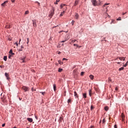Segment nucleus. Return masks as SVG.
<instances>
[{
    "instance_id": "7",
    "label": "nucleus",
    "mask_w": 128,
    "mask_h": 128,
    "mask_svg": "<svg viewBox=\"0 0 128 128\" xmlns=\"http://www.w3.org/2000/svg\"><path fill=\"white\" fill-rule=\"evenodd\" d=\"M82 96H84V98H87L86 94V93L82 94Z\"/></svg>"
},
{
    "instance_id": "44",
    "label": "nucleus",
    "mask_w": 128,
    "mask_h": 128,
    "mask_svg": "<svg viewBox=\"0 0 128 128\" xmlns=\"http://www.w3.org/2000/svg\"><path fill=\"white\" fill-rule=\"evenodd\" d=\"M108 80L110 82H112V79H110V78H108Z\"/></svg>"
},
{
    "instance_id": "55",
    "label": "nucleus",
    "mask_w": 128,
    "mask_h": 128,
    "mask_svg": "<svg viewBox=\"0 0 128 128\" xmlns=\"http://www.w3.org/2000/svg\"><path fill=\"white\" fill-rule=\"evenodd\" d=\"M20 41H22V39H19V42H20Z\"/></svg>"
},
{
    "instance_id": "15",
    "label": "nucleus",
    "mask_w": 128,
    "mask_h": 128,
    "mask_svg": "<svg viewBox=\"0 0 128 128\" xmlns=\"http://www.w3.org/2000/svg\"><path fill=\"white\" fill-rule=\"evenodd\" d=\"M74 46H76L77 48H80V46H78L77 44H74Z\"/></svg>"
},
{
    "instance_id": "4",
    "label": "nucleus",
    "mask_w": 128,
    "mask_h": 128,
    "mask_svg": "<svg viewBox=\"0 0 128 128\" xmlns=\"http://www.w3.org/2000/svg\"><path fill=\"white\" fill-rule=\"evenodd\" d=\"M22 88L24 92H28V88L26 86H22Z\"/></svg>"
},
{
    "instance_id": "20",
    "label": "nucleus",
    "mask_w": 128,
    "mask_h": 128,
    "mask_svg": "<svg viewBox=\"0 0 128 128\" xmlns=\"http://www.w3.org/2000/svg\"><path fill=\"white\" fill-rule=\"evenodd\" d=\"M64 11L63 12L60 13V16H64Z\"/></svg>"
},
{
    "instance_id": "6",
    "label": "nucleus",
    "mask_w": 128,
    "mask_h": 128,
    "mask_svg": "<svg viewBox=\"0 0 128 128\" xmlns=\"http://www.w3.org/2000/svg\"><path fill=\"white\" fill-rule=\"evenodd\" d=\"M4 76H6V80H9V74H8V73L6 72V74H4Z\"/></svg>"
},
{
    "instance_id": "36",
    "label": "nucleus",
    "mask_w": 128,
    "mask_h": 128,
    "mask_svg": "<svg viewBox=\"0 0 128 128\" xmlns=\"http://www.w3.org/2000/svg\"><path fill=\"white\" fill-rule=\"evenodd\" d=\"M75 42H76V40H71V44L74 43Z\"/></svg>"
},
{
    "instance_id": "8",
    "label": "nucleus",
    "mask_w": 128,
    "mask_h": 128,
    "mask_svg": "<svg viewBox=\"0 0 128 128\" xmlns=\"http://www.w3.org/2000/svg\"><path fill=\"white\" fill-rule=\"evenodd\" d=\"M8 1H5L2 4V6H6V4H8Z\"/></svg>"
},
{
    "instance_id": "31",
    "label": "nucleus",
    "mask_w": 128,
    "mask_h": 128,
    "mask_svg": "<svg viewBox=\"0 0 128 128\" xmlns=\"http://www.w3.org/2000/svg\"><path fill=\"white\" fill-rule=\"evenodd\" d=\"M62 72V68H58V72Z\"/></svg>"
},
{
    "instance_id": "39",
    "label": "nucleus",
    "mask_w": 128,
    "mask_h": 128,
    "mask_svg": "<svg viewBox=\"0 0 128 128\" xmlns=\"http://www.w3.org/2000/svg\"><path fill=\"white\" fill-rule=\"evenodd\" d=\"M58 64H62V62H61V60H58Z\"/></svg>"
},
{
    "instance_id": "57",
    "label": "nucleus",
    "mask_w": 128,
    "mask_h": 128,
    "mask_svg": "<svg viewBox=\"0 0 128 128\" xmlns=\"http://www.w3.org/2000/svg\"><path fill=\"white\" fill-rule=\"evenodd\" d=\"M90 128H93V126H90Z\"/></svg>"
},
{
    "instance_id": "63",
    "label": "nucleus",
    "mask_w": 128,
    "mask_h": 128,
    "mask_svg": "<svg viewBox=\"0 0 128 128\" xmlns=\"http://www.w3.org/2000/svg\"><path fill=\"white\" fill-rule=\"evenodd\" d=\"M16 128V127H14V128Z\"/></svg>"
},
{
    "instance_id": "50",
    "label": "nucleus",
    "mask_w": 128,
    "mask_h": 128,
    "mask_svg": "<svg viewBox=\"0 0 128 128\" xmlns=\"http://www.w3.org/2000/svg\"><path fill=\"white\" fill-rule=\"evenodd\" d=\"M35 119L38 120V116H35Z\"/></svg>"
},
{
    "instance_id": "53",
    "label": "nucleus",
    "mask_w": 128,
    "mask_h": 128,
    "mask_svg": "<svg viewBox=\"0 0 128 128\" xmlns=\"http://www.w3.org/2000/svg\"><path fill=\"white\" fill-rule=\"evenodd\" d=\"M12 2H14V0H11Z\"/></svg>"
},
{
    "instance_id": "11",
    "label": "nucleus",
    "mask_w": 128,
    "mask_h": 128,
    "mask_svg": "<svg viewBox=\"0 0 128 128\" xmlns=\"http://www.w3.org/2000/svg\"><path fill=\"white\" fill-rule=\"evenodd\" d=\"M9 54H11L12 56L14 55V53H12V50H10L9 51Z\"/></svg>"
},
{
    "instance_id": "51",
    "label": "nucleus",
    "mask_w": 128,
    "mask_h": 128,
    "mask_svg": "<svg viewBox=\"0 0 128 128\" xmlns=\"http://www.w3.org/2000/svg\"><path fill=\"white\" fill-rule=\"evenodd\" d=\"M116 64H120V62H116Z\"/></svg>"
},
{
    "instance_id": "28",
    "label": "nucleus",
    "mask_w": 128,
    "mask_h": 128,
    "mask_svg": "<svg viewBox=\"0 0 128 128\" xmlns=\"http://www.w3.org/2000/svg\"><path fill=\"white\" fill-rule=\"evenodd\" d=\"M60 0H56V2H54V4H58V2H59Z\"/></svg>"
},
{
    "instance_id": "64",
    "label": "nucleus",
    "mask_w": 128,
    "mask_h": 128,
    "mask_svg": "<svg viewBox=\"0 0 128 128\" xmlns=\"http://www.w3.org/2000/svg\"><path fill=\"white\" fill-rule=\"evenodd\" d=\"M78 18L77 17H76V19H77Z\"/></svg>"
},
{
    "instance_id": "52",
    "label": "nucleus",
    "mask_w": 128,
    "mask_h": 128,
    "mask_svg": "<svg viewBox=\"0 0 128 128\" xmlns=\"http://www.w3.org/2000/svg\"><path fill=\"white\" fill-rule=\"evenodd\" d=\"M114 128H116V125H114Z\"/></svg>"
},
{
    "instance_id": "21",
    "label": "nucleus",
    "mask_w": 128,
    "mask_h": 128,
    "mask_svg": "<svg viewBox=\"0 0 128 128\" xmlns=\"http://www.w3.org/2000/svg\"><path fill=\"white\" fill-rule=\"evenodd\" d=\"M97 4H98V6H100V4H102V1L99 0L98 2H97Z\"/></svg>"
},
{
    "instance_id": "43",
    "label": "nucleus",
    "mask_w": 128,
    "mask_h": 128,
    "mask_svg": "<svg viewBox=\"0 0 128 128\" xmlns=\"http://www.w3.org/2000/svg\"><path fill=\"white\" fill-rule=\"evenodd\" d=\"M62 60H67V59L64 58H62Z\"/></svg>"
},
{
    "instance_id": "16",
    "label": "nucleus",
    "mask_w": 128,
    "mask_h": 128,
    "mask_svg": "<svg viewBox=\"0 0 128 128\" xmlns=\"http://www.w3.org/2000/svg\"><path fill=\"white\" fill-rule=\"evenodd\" d=\"M64 6H66V4H62L60 5V8H62Z\"/></svg>"
},
{
    "instance_id": "62",
    "label": "nucleus",
    "mask_w": 128,
    "mask_h": 128,
    "mask_svg": "<svg viewBox=\"0 0 128 128\" xmlns=\"http://www.w3.org/2000/svg\"><path fill=\"white\" fill-rule=\"evenodd\" d=\"M0 68H2V66H0Z\"/></svg>"
},
{
    "instance_id": "18",
    "label": "nucleus",
    "mask_w": 128,
    "mask_h": 128,
    "mask_svg": "<svg viewBox=\"0 0 128 128\" xmlns=\"http://www.w3.org/2000/svg\"><path fill=\"white\" fill-rule=\"evenodd\" d=\"M94 77V76L92 75H90V80H93Z\"/></svg>"
},
{
    "instance_id": "29",
    "label": "nucleus",
    "mask_w": 128,
    "mask_h": 128,
    "mask_svg": "<svg viewBox=\"0 0 128 128\" xmlns=\"http://www.w3.org/2000/svg\"><path fill=\"white\" fill-rule=\"evenodd\" d=\"M108 4H108V3H106L104 5V6H108Z\"/></svg>"
},
{
    "instance_id": "32",
    "label": "nucleus",
    "mask_w": 128,
    "mask_h": 128,
    "mask_svg": "<svg viewBox=\"0 0 128 128\" xmlns=\"http://www.w3.org/2000/svg\"><path fill=\"white\" fill-rule=\"evenodd\" d=\"M40 94H41L44 95L45 94V92H40Z\"/></svg>"
},
{
    "instance_id": "12",
    "label": "nucleus",
    "mask_w": 128,
    "mask_h": 128,
    "mask_svg": "<svg viewBox=\"0 0 128 128\" xmlns=\"http://www.w3.org/2000/svg\"><path fill=\"white\" fill-rule=\"evenodd\" d=\"M78 4V0H76L75 1V3L74 4V6H76Z\"/></svg>"
},
{
    "instance_id": "14",
    "label": "nucleus",
    "mask_w": 128,
    "mask_h": 128,
    "mask_svg": "<svg viewBox=\"0 0 128 128\" xmlns=\"http://www.w3.org/2000/svg\"><path fill=\"white\" fill-rule=\"evenodd\" d=\"M24 48V46H20V49H19V52H22V49Z\"/></svg>"
},
{
    "instance_id": "30",
    "label": "nucleus",
    "mask_w": 128,
    "mask_h": 128,
    "mask_svg": "<svg viewBox=\"0 0 128 128\" xmlns=\"http://www.w3.org/2000/svg\"><path fill=\"white\" fill-rule=\"evenodd\" d=\"M24 59H25L24 58H22V62H25V61L24 60Z\"/></svg>"
},
{
    "instance_id": "60",
    "label": "nucleus",
    "mask_w": 128,
    "mask_h": 128,
    "mask_svg": "<svg viewBox=\"0 0 128 128\" xmlns=\"http://www.w3.org/2000/svg\"><path fill=\"white\" fill-rule=\"evenodd\" d=\"M57 26H54L53 28H56Z\"/></svg>"
},
{
    "instance_id": "34",
    "label": "nucleus",
    "mask_w": 128,
    "mask_h": 128,
    "mask_svg": "<svg viewBox=\"0 0 128 128\" xmlns=\"http://www.w3.org/2000/svg\"><path fill=\"white\" fill-rule=\"evenodd\" d=\"M127 64H128V62H126V64H124V66H123L126 67V66H128Z\"/></svg>"
},
{
    "instance_id": "23",
    "label": "nucleus",
    "mask_w": 128,
    "mask_h": 128,
    "mask_svg": "<svg viewBox=\"0 0 128 128\" xmlns=\"http://www.w3.org/2000/svg\"><path fill=\"white\" fill-rule=\"evenodd\" d=\"M120 116L122 117V118L124 119V114H123V113H122Z\"/></svg>"
},
{
    "instance_id": "1",
    "label": "nucleus",
    "mask_w": 128,
    "mask_h": 128,
    "mask_svg": "<svg viewBox=\"0 0 128 128\" xmlns=\"http://www.w3.org/2000/svg\"><path fill=\"white\" fill-rule=\"evenodd\" d=\"M92 2L94 6H98V2H96V0H92Z\"/></svg>"
},
{
    "instance_id": "48",
    "label": "nucleus",
    "mask_w": 128,
    "mask_h": 128,
    "mask_svg": "<svg viewBox=\"0 0 128 128\" xmlns=\"http://www.w3.org/2000/svg\"><path fill=\"white\" fill-rule=\"evenodd\" d=\"M105 16H108V14L106 13V14H105Z\"/></svg>"
},
{
    "instance_id": "59",
    "label": "nucleus",
    "mask_w": 128,
    "mask_h": 128,
    "mask_svg": "<svg viewBox=\"0 0 128 128\" xmlns=\"http://www.w3.org/2000/svg\"><path fill=\"white\" fill-rule=\"evenodd\" d=\"M126 13H123L122 16H124Z\"/></svg>"
},
{
    "instance_id": "46",
    "label": "nucleus",
    "mask_w": 128,
    "mask_h": 128,
    "mask_svg": "<svg viewBox=\"0 0 128 128\" xmlns=\"http://www.w3.org/2000/svg\"><path fill=\"white\" fill-rule=\"evenodd\" d=\"M114 22H116L113 20V21H112V22H111V24H114Z\"/></svg>"
},
{
    "instance_id": "3",
    "label": "nucleus",
    "mask_w": 128,
    "mask_h": 128,
    "mask_svg": "<svg viewBox=\"0 0 128 128\" xmlns=\"http://www.w3.org/2000/svg\"><path fill=\"white\" fill-rule=\"evenodd\" d=\"M116 60H126V57H120V58H116Z\"/></svg>"
},
{
    "instance_id": "54",
    "label": "nucleus",
    "mask_w": 128,
    "mask_h": 128,
    "mask_svg": "<svg viewBox=\"0 0 128 128\" xmlns=\"http://www.w3.org/2000/svg\"><path fill=\"white\" fill-rule=\"evenodd\" d=\"M32 91L34 92V88H32Z\"/></svg>"
},
{
    "instance_id": "49",
    "label": "nucleus",
    "mask_w": 128,
    "mask_h": 128,
    "mask_svg": "<svg viewBox=\"0 0 128 128\" xmlns=\"http://www.w3.org/2000/svg\"><path fill=\"white\" fill-rule=\"evenodd\" d=\"M66 42V40H62V41H61V42Z\"/></svg>"
},
{
    "instance_id": "41",
    "label": "nucleus",
    "mask_w": 128,
    "mask_h": 128,
    "mask_svg": "<svg viewBox=\"0 0 128 128\" xmlns=\"http://www.w3.org/2000/svg\"><path fill=\"white\" fill-rule=\"evenodd\" d=\"M12 55H9V56H8V58H9V59H10L12 58Z\"/></svg>"
},
{
    "instance_id": "2",
    "label": "nucleus",
    "mask_w": 128,
    "mask_h": 128,
    "mask_svg": "<svg viewBox=\"0 0 128 128\" xmlns=\"http://www.w3.org/2000/svg\"><path fill=\"white\" fill-rule=\"evenodd\" d=\"M54 14V8H52L51 11L50 12V16H52Z\"/></svg>"
},
{
    "instance_id": "19",
    "label": "nucleus",
    "mask_w": 128,
    "mask_h": 128,
    "mask_svg": "<svg viewBox=\"0 0 128 128\" xmlns=\"http://www.w3.org/2000/svg\"><path fill=\"white\" fill-rule=\"evenodd\" d=\"M89 95H90V96H92V90H90V91H89Z\"/></svg>"
},
{
    "instance_id": "27",
    "label": "nucleus",
    "mask_w": 128,
    "mask_h": 128,
    "mask_svg": "<svg viewBox=\"0 0 128 128\" xmlns=\"http://www.w3.org/2000/svg\"><path fill=\"white\" fill-rule=\"evenodd\" d=\"M71 102V99H68V100H67V103H70Z\"/></svg>"
},
{
    "instance_id": "40",
    "label": "nucleus",
    "mask_w": 128,
    "mask_h": 128,
    "mask_svg": "<svg viewBox=\"0 0 128 128\" xmlns=\"http://www.w3.org/2000/svg\"><path fill=\"white\" fill-rule=\"evenodd\" d=\"M121 18H116V20H120Z\"/></svg>"
},
{
    "instance_id": "17",
    "label": "nucleus",
    "mask_w": 128,
    "mask_h": 128,
    "mask_svg": "<svg viewBox=\"0 0 128 128\" xmlns=\"http://www.w3.org/2000/svg\"><path fill=\"white\" fill-rule=\"evenodd\" d=\"M108 106H106V107H104V110L108 111Z\"/></svg>"
},
{
    "instance_id": "38",
    "label": "nucleus",
    "mask_w": 128,
    "mask_h": 128,
    "mask_svg": "<svg viewBox=\"0 0 128 128\" xmlns=\"http://www.w3.org/2000/svg\"><path fill=\"white\" fill-rule=\"evenodd\" d=\"M28 14V11H26L24 13V14Z\"/></svg>"
},
{
    "instance_id": "33",
    "label": "nucleus",
    "mask_w": 128,
    "mask_h": 128,
    "mask_svg": "<svg viewBox=\"0 0 128 128\" xmlns=\"http://www.w3.org/2000/svg\"><path fill=\"white\" fill-rule=\"evenodd\" d=\"M74 20H72V22H71V24L72 26H74Z\"/></svg>"
},
{
    "instance_id": "10",
    "label": "nucleus",
    "mask_w": 128,
    "mask_h": 128,
    "mask_svg": "<svg viewBox=\"0 0 128 128\" xmlns=\"http://www.w3.org/2000/svg\"><path fill=\"white\" fill-rule=\"evenodd\" d=\"M74 97L76 98H78V94H77V92H74Z\"/></svg>"
},
{
    "instance_id": "22",
    "label": "nucleus",
    "mask_w": 128,
    "mask_h": 128,
    "mask_svg": "<svg viewBox=\"0 0 128 128\" xmlns=\"http://www.w3.org/2000/svg\"><path fill=\"white\" fill-rule=\"evenodd\" d=\"M124 70V67H122L120 68H119V71H122V70Z\"/></svg>"
},
{
    "instance_id": "5",
    "label": "nucleus",
    "mask_w": 128,
    "mask_h": 128,
    "mask_svg": "<svg viewBox=\"0 0 128 128\" xmlns=\"http://www.w3.org/2000/svg\"><path fill=\"white\" fill-rule=\"evenodd\" d=\"M26 120H28V122H32V118H28Z\"/></svg>"
},
{
    "instance_id": "45",
    "label": "nucleus",
    "mask_w": 128,
    "mask_h": 128,
    "mask_svg": "<svg viewBox=\"0 0 128 128\" xmlns=\"http://www.w3.org/2000/svg\"><path fill=\"white\" fill-rule=\"evenodd\" d=\"M2 101H3V102H4V98H2Z\"/></svg>"
},
{
    "instance_id": "61",
    "label": "nucleus",
    "mask_w": 128,
    "mask_h": 128,
    "mask_svg": "<svg viewBox=\"0 0 128 128\" xmlns=\"http://www.w3.org/2000/svg\"><path fill=\"white\" fill-rule=\"evenodd\" d=\"M27 42H28V41Z\"/></svg>"
},
{
    "instance_id": "9",
    "label": "nucleus",
    "mask_w": 128,
    "mask_h": 128,
    "mask_svg": "<svg viewBox=\"0 0 128 128\" xmlns=\"http://www.w3.org/2000/svg\"><path fill=\"white\" fill-rule=\"evenodd\" d=\"M10 26H12L11 24H8L6 26V28H10Z\"/></svg>"
},
{
    "instance_id": "37",
    "label": "nucleus",
    "mask_w": 128,
    "mask_h": 128,
    "mask_svg": "<svg viewBox=\"0 0 128 128\" xmlns=\"http://www.w3.org/2000/svg\"><path fill=\"white\" fill-rule=\"evenodd\" d=\"M105 122H106V120H104V119H103V120L102 121V124H104V123H105Z\"/></svg>"
},
{
    "instance_id": "26",
    "label": "nucleus",
    "mask_w": 128,
    "mask_h": 128,
    "mask_svg": "<svg viewBox=\"0 0 128 128\" xmlns=\"http://www.w3.org/2000/svg\"><path fill=\"white\" fill-rule=\"evenodd\" d=\"M3 60L4 61H6V56H4V58H3Z\"/></svg>"
},
{
    "instance_id": "58",
    "label": "nucleus",
    "mask_w": 128,
    "mask_h": 128,
    "mask_svg": "<svg viewBox=\"0 0 128 128\" xmlns=\"http://www.w3.org/2000/svg\"><path fill=\"white\" fill-rule=\"evenodd\" d=\"M118 90V88H116V90Z\"/></svg>"
},
{
    "instance_id": "25",
    "label": "nucleus",
    "mask_w": 128,
    "mask_h": 128,
    "mask_svg": "<svg viewBox=\"0 0 128 128\" xmlns=\"http://www.w3.org/2000/svg\"><path fill=\"white\" fill-rule=\"evenodd\" d=\"M94 108V107L93 106H90V110H93Z\"/></svg>"
},
{
    "instance_id": "35",
    "label": "nucleus",
    "mask_w": 128,
    "mask_h": 128,
    "mask_svg": "<svg viewBox=\"0 0 128 128\" xmlns=\"http://www.w3.org/2000/svg\"><path fill=\"white\" fill-rule=\"evenodd\" d=\"M83 74H84V72H81V76H83Z\"/></svg>"
},
{
    "instance_id": "24",
    "label": "nucleus",
    "mask_w": 128,
    "mask_h": 128,
    "mask_svg": "<svg viewBox=\"0 0 128 128\" xmlns=\"http://www.w3.org/2000/svg\"><path fill=\"white\" fill-rule=\"evenodd\" d=\"M54 91H56V85L54 84Z\"/></svg>"
},
{
    "instance_id": "42",
    "label": "nucleus",
    "mask_w": 128,
    "mask_h": 128,
    "mask_svg": "<svg viewBox=\"0 0 128 128\" xmlns=\"http://www.w3.org/2000/svg\"><path fill=\"white\" fill-rule=\"evenodd\" d=\"M94 90H96V92H98V89L97 88H94Z\"/></svg>"
},
{
    "instance_id": "56",
    "label": "nucleus",
    "mask_w": 128,
    "mask_h": 128,
    "mask_svg": "<svg viewBox=\"0 0 128 128\" xmlns=\"http://www.w3.org/2000/svg\"><path fill=\"white\" fill-rule=\"evenodd\" d=\"M15 44H16V46H18V43L17 42L15 43Z\"/></svg>"
},
{
    "instance_id": "13",
    "label": "nucleus",
    "mask_w": 128,
    "mask_h": 128,
    "mask_svg": "<svg viewBox=\"0 0 128 128\" xmlns=\"http://www.w3.org/2000/svg\"><path fill=\"white\" fill-rule=\"evenodd\" d=\"M36 24L35 20H32V25L34 26H36Z\"/></svg>"
},
{
    "instance_id": "47",
    "label": "nucleus",
    "mask_w": 128,
    "mask_h": 128,
    "mask_svg": "<svg viewBox=\"0 0 128 128\" xmlns=\"http://www.w3.org/2000/svg\"><path fill=\"white\" fill-rule=\"evenodd\" d=\"M5 126V124H3L2 125V127H4Z\"/></svg>"
}]
</instances>
